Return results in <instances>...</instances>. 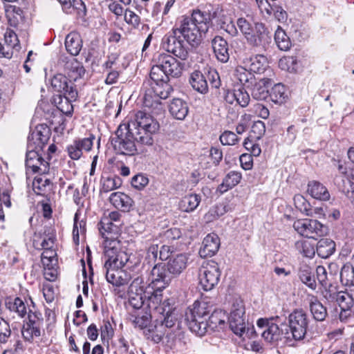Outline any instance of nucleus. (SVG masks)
<instances>
[{"label":"nucleus","mask_w":354,"mask_h":354,"mask_svg":"<svg viewBox=\"0 0 354 354\" xmlns=\"http://www.w3.org/2000/svg\"><path fill=\"white\" fill-rule=\"evenodd\" d=\"M274 84L270 78H261L259 82H254L250 86L251 95L257 100H264L268 95V88Z\"/></svg>","instance_id":"20"},{"label":"nucleus","mask_w":354,"mask_h":354,"mask_svg":"<svg viewBox=\"0 0 354 354\" xmlns=\"http://www.w3.org/2000/svg\"><path fill=\"white\" fill-rule=\"evenodd\" d=\"M310 311L315 320L323 322L328 315L326 308L315 295H308Z\"/></svg>","instance_id":"24"},{"label":"nucleus","mask_w":354,"mask_h":354,"mask_svg":"<svg viewBox=\"0 0 354 354\" xmlns=\"http://www.w3.org/2000/svg\"><path fill=\"white\" fill-rule=\"evenodd\" d=\"M39 149H33L31 144L28 145L26 152V166L34 173L46 174L49 171V164L47 160L43 158L40 153Z\"/></svg>","instance_id":"12"},{"label":"nucleus","mask_w":354,"mask_h":354,"mask_svg":"<svg viewBox=\"0 0 354 354\" xmlns=\"http://www.w3.org/2000/svg\"><path fill=\"white\" fill-rule=\"evenodd\" d=\"M241 178V173L235 171H230L223 178L222 183L218 185L217 192L221 194H224L237 185L240 183Z\"/></svg>","instance_id":"27"},{"label":"nucleus","mask_w":354,"mask_h":354,"mask_svg":"<svg viewBox=\"0 0 354 354\" xmlns=\"http://www.w3.org/2000/svg\"><path fill=\"white\" fill-rule=\"evenodd\" d=\"M77 214L75 215L74 225L73 230V239L75 245H79L80 234H84L86 232V223L84 221H77Z\"/></svg>","instance_id":"51"},{"label":"nucleus","mask_w":354,"mask_h":354,"mask_svg":"<svg viewBox=\"0 0 354 354\" xmlns=\"http://www.w3.org/2000/svg\"><path fill=\"white\" fill-rule=\"evenodd\" d=\"M31 137L32 140L37 142L36 149H42L44 145L47 143L50 138V130L47 127L40 125L32 133Z\"/></svg>","instance_id":"38"},{"label":"nucleus","mask_w":354,"mask_h":354,"mask_svg":"<svg viewBox=\"0 0 354 354\" xmlns=\"http://www.w3.org/2000/svg\"><path fill=\"white\" fill-rule=\"evenodd\" d=\"M266 132V125L262 121L258 120L252 126L251 133L255 139H260Z\"/></svg>","instance_id":"61"},{"label":"nucleus","mask_w":354,"mask_h":354,"mask_svg":"<svg viewBox=\"0 0 354 354\" xmlns=\"http://www.w3.org/2000/svg\"><path fill=\"white\" fill-rule=\"evenodd\" d=\"M245 308L243 302L236 300L233 303L230 315L229 317L230 327L234 334L240 337H243L246 323L244 318Z\"/></svg>","instance_id":"10"},{"label":"nucleus","mask_w":354,"mask_h":354,"mask_svg":"<svg viewBox=\"0 0 354 354\" xmlns=\"http://www.w3.org/2000/svg\"><path fill=\"white\" fill-rule=\"evenodd\" d=\"M337 303L341 309L351 308L353 306V302L346 290L345 291H339Z\"/></svg>","instance_id":"56"},{"label":"nucleus","mask_w":354,"mask_h":354,"mask_svg":"<svg viewBox=\"0 0 354 354\" xmlns=\"http://www.w3.org/2000/svg\"><path fill=\"white\" fill-rule=\"evenodd\" d=\"M297 59L294 56H286L279 59V66L282 70L295 72L297 69Z\"/></svg>","instance_id":"48"},{"label":"nucleus","mask_w":354,"mask_h":354,"mask_svg":"<svg viewBox=\"0 0 354 354\" xmlns=\"http://www.w3.org/2000/svg\"><path fill=\"white\" fill-rule=\"evenodd\" d=\"M155 64L151 67L150 78L153 82L151 88L146 91L143 104L145 107L152 109L154 113L162 110L160 99H167L173 91L169 83V77L180 76L183 64L173 56L166 53L158 55L154 58Z\"/></svg>","instance_id":"1"},{"label":"nucleus","mask_w":354,"mask_h":354,"mask_svg":"<svg viewBox=\"0 0 354 354\" xmlns=\"http://www.w3.org/2000/svg\"><path fill=\"white\" fill-rule=\"evenodd\" d=\"M101 233L106 239V236H113L117 240V235L119 232L118 225L114 224L112 221L109 225H101Z\"/></svg>","instance_id":"53"},{"label":"nucleus","mask_w":354,"mask_h":354,"mask_svg":"<svg viewBox=\"0 0 354 354\" xmlns=\"http://www.w3.org/2000/svg\"><path fill=\"white\" fill-rule=\"evenodd\" d=\"M148 183V178L143 174L136 175L131 179V185L138 190L143 189Z\"/></svg>","instance_id":"59"},{"label":"nucleus","mask_w":354,"mask_h":354,"mask_svg":"<svg viewBox=\"0 0 354 354\" xmlns=\"http://www.w3.org/2000/svg\"><path fill=\"white\" fill-rule=\"evenodd\" d=\"M220 141L223 145H234L239 140L237 136L232 131H225L220 136Z\"/></svg>","instance_id":"55"},{"label":"nucleus","mask_w":354,"mask_h":354,"mask_svg":"<svg viewBox=\"0 0 354 354\" xmlns=\"http://www.w3.org/2000/svg\"><path fill=\"white\" fill-rule=\"evenodd\" d=\"M295 247L304 257L312 258L315 253L314 246L307 241H299L296 242Z\"/></svg>","instance_id":"49"},{"label":"nucleus","mask_w":354,"mask_h":354,"mask_svg":"<svg viewBox=\"0 0 354 354\" xmlns=\"http://www.w3.org/2000/svg\"><path fill=\"white\" fill-rule=\"evenodd\" d=\"M206 14L209 16V21H212L213 24L218 26L221 29L223 28L224 26L231 22L232 18L228 12L220 8H215L212 13Z\"/></svg>","instance_id":"33"},{"label":"nucleus","mask_w":354,"mask_h":354,"mask_svg":"<svg viewBox=\"0 0 354 354\" xmlns=\"http://www.w3.org/2000/svg\"><path fill=\"white\" fill-rule=\"evenodd\" d=\"M132 130H136V128L150 129L151 131H158L159 124L149 114L140 111H138L134 117V120L127 123Z\"/></svg>","instance_id":"16"},{"label":"nucleus","mask_w":354,"mask_h":354,"mask_svg":"<svg viewBox=\"0 0 354 354\" xmlns=\"http://www.w3.org/2000/svg\"><path fill=\"white\" fill-rule=\"evenodd\" d=\"M65 47L71 55L77 56L79 55L82 48V39L81 36L77 32H71L65 39Z\"/></svg>","instance_id":"25"},{"label":"nucleus","mask_w":354,"mask_h":354,"mask_svg":"<svg viewBox=\"0 0 354 354\" xmlns=\"http://www.w3.org/2000/svg\"><path fill=\"white\" fill-rule=\"evenodd\" d=\"M131 283L129 286V295H142L145 288V278L142 274L139 273H131Z\"/></svg>","instance_id":"37"},{"label":"nucleus","mask_w":354,"mask_h":354,"mask_svg":"<svg viewBox=\"0 0 354 354\" xmlns=\"http://www.w3.org/2000/svg\"><path fill=\"white\" fill-rule=\"evenodd\" d=\"M230 97H235V101L241 107H246L250 100L249 94L243 88L234 90L233 94L230 95Z\"/></svg>","instance_id":"50"},{"label":"nucleus","mask_w":354,"mask_h":354,"mask_svg":"<svg viewBox=\"0 0 354 354\" xmlns=\"http://www.w3.org/2000/svg\"><path fill=\"white\" fill-rule=\"evenodd\" d=\"M299 277L300 280L312 290H315L317 283L315 279L313 269L306 263H302L299 268Z\"/></svg>","instance_id":"31"},{"label":"nucleus","mask_w":354,"mask_h":354,"mask_svg":"<svg viewBox=\"0 0 354 354\" xmlns=\"http://www.w3.org/2000/svg\"><path fill=\"white\" fill-rule=\"evenodd\" d=\"M110 203L117 209L129 212L133 205V200L123 192H113L109 196Z\"/></svg>","instance_id":"23"},{"label":"nucleus","mask_w":354,"mask_h":354,"mask_svg":"<svg viewBox=\"0 0 354 354\" xmlns=\"http://www.w3.org/2000/svg\"><path fill=\"white\" fill-rule=\"evenodd\" d=\"M236 75L240 82L247 88H250L255 82L254 73L248 70L244 65L236 69Z\"/></svg>","instance_id":"41"},{"label":"nucleus","mask_w":354,"mask_h":354,"mask_svg":"<svg viewBox=\"0 0 354 354\" xmlns=\"http://www.w3.org/2000/svg\"><path fill=\"white\" fill-rule=\"evenodd\" d=\"M221 276L218 266L215 263L203 266L200 270L199 280L202 288L205 291L212 290L218 284Z\"/></svg>","instance_id":"13"},{"label":"nucleus","mask_w":354,"mask_h":354,"mask_svg":"<svg viewBox=\"0 0 354 354\" xmlns=\"http://www.w3.org/2000/svg\"><path fill=\"white\" fill-rule=\"evenodd\" d=\"M308 192L312 197L320 201H328L330 198V194L326 187L317 181L308 183Z\"/></svg>","instance_id":"29"},{"label":"nucleus","mask_w":354,"mask_h":354,"mask_svg":"<svg viewBox=\"0 0 354 354\" xmlns=\"http://www.w3.org/2000/svg\"><path fill=\"white\" fill-rule=\"evenodd\" d=\"M288 322L280 325L271 323L262 332V337L272 345L277 346L281 343L293 346V342L303 340L306 336L312 338L319 333L312 330V326H309L308 316L302 309H296L288 315Z\"/></svg>","instance_id":"2"},{"label":"nucleus","mask_w":354,"mask_h":354,"mask_svg":"<svg viewBox=\"0 0 354 354\" xmlns=\"http://www.w3.org/2000/svg\"><path fill=\"white\" fill-rule=\"evenodd\" d=\"M75 100L76 98L69 97L68 95H64L63 96L59 94L54 96L53 103L61 112L68 115H71L73 111V106L71 104V101Z\"/></svg>","instance_id":"34"},{"label":"nucleus","mask_w":354,"mask_h":354,"mask_svg":"<svg viewBox=\"0 0 354 354\" xmlns=\"http://www.w3.org/2000/svg\"><path fill=\"white\" fill-rule=\"evenodd\" d=\"M113 236H106L104 247L105 262L110 263L113 267L122 268L128 262L129 254L120 249V241Z\"/></svg>","instance_id":"7"},{"label":"nucleus","mask_w":354,"mask_h":354,"mask_svg":"<svg viewBox=\"0 0 354 354\" xmlns=\"http://www.w3.org/2000/svg\"><path fill=\"white\" fill-rule=\"evenodd\" d=\"M27 321L24 322L21 334L26 341L31 342L34 337L41 335V328L43 324V317L40 313L29 310Z\"/></svg>","instance_id":"9"},{"label":"nucleus","mask_w":354,"mask_h":354,"mask_svg":"<svg viewBox=\"0 0 354 354\" xmlns=\"http://www.w3.org/2000/svg\"><path fill=\"white\" fill-rule=\"evenodd\" d=\"M340 279L342 283L346 286L354 283V267L348 262L346 263L341 269Z\"/></svg>","instance_id":"44"},{"label":"nucleus","mask_w":354,"mask_h":354,"mask_svg":"<svg viewBox=\"0 0 354 354\" xmlns=\"http://www.w3.org/2000/svg\"><path fill=\"white\" fill-rule=\"evenodd\" d=\"M129 321L135 327L140 329L147 328L151 322V315L147 313L130 314L129 317Z\"/></svg>","instance_id":"42"},{"label":"nucleus","mask_w":354,"mask_h":354,"mask_svg":"<svg viewBox=\"0 0 354 354\" xmlns=\"http://www.w3.org/2000/svg\"><path fill=\"white\" fill-rule=\"evenodd\" d=\"M71 11L75 10L80 18H84L86 15V7L82 0H71Z\"/></svg>","instance_id":"58"},{"label":"nucleus","mask_w":354,"mask_h":354,"mask_svg":"<svg viewBox=\"0 0 354 354\" xmlns=\"http://www.w3.org/2000/svg\"><path fill=\"white\" fill-rule=\"evenodd\" d=\"M274 40L278 48L281 50H288L291 46L290 38L281 28H278L275 31Z\"/></svg>","instance_id":"43"},{"label":"nucleus","mask_w":354,"mask_h":354,"mask_svg":"<svg viewBox=\"0 0 354 354\" xmlns=\"http://www.w3.org/2000/svg\"><path fill=\"white\" fill-rule=\"evenodd\" d=\"M59 64L71 80L76 81L84 74L83 66L75 58L65 57L59 61Z\"/></svg>","instance_id":"17"},{"label":"nucleus","mask_w":354,"mask_h":354,"mask_svg":"<svg viewBox=\"0 0 354 354\" xmlns=\"http://www.w3.org/2000/svg\"><path fill=\"white\" fill-rule=\"evenodd\" d=\"M56 256V252L53 248L52 249H46L44 250V252L41 254V262L44 267L50 266L52 263L54 258Z\"/></svg>","instance_id":"63"},{"label":"nucleus","mask_w":354,"mask_h":354,"mask_svg":"<svg viewBox=\"0 0 354 354\" xmlns=\"http://www.w3.org/2000/svg\"><path fill=\"white\" fill-rule=\"evenodd\" d=\"M236 24L245 39L253 31V26L244 18L238 19Z\"/></svg>","instance_id":"62"},{"label":"nucleus","mask_w":354,"mask_h":354,"mask_svg":"<svg viewBox=\"0 0 354 354\" xmlns=\"http://www.w3.org/2000/svg\"><path fill=\"white\" fill-rule=\"evenodd\" d=\"M189 83L194 90L201 93H206L208 91L207 80L201 71H194L191 74Z\"/></svg>","instance_id":"30"},{"label":"nucleus","mask_w":354,"mask_h":354,"mask_svg":"<svg viewBox=\"0 0 354 354\" xmlns=\"http://www.w3.org/2000/svg\"><path fill=\"white\" fill-rule=\"evenodd\" d=\"M51 86L55 91L68 95L69 97L77 98V97L76 86L72 80L68 82L67 77L61 73H57L53 77Z\"/></svg>","instance_id":"15"},{"label":"nucleus","mask_w":354,"mask_h":354,"mask_svg":"<svg viewBox=\"0 0 354 354\" xmlns=\"http://www.w3.org/2000/svg\"><path fill=\"white\" fill-rule=\"evenodd\" d=\"M294 229L301 236L317 239L328 233V227L315 219H299L293 223Z\"/></svg>","instance_id":"6"},{"label":"nucleus","mask_w":354,"mask_h":354,"mask_svg":"<svg viewBox=\"0 0 354 354\" xmlns=\"http://www.w3.org/2000/svg\"><path fill=\"white\" fill-rule=\"evenodd\" d=\"M67 149L69 156L73 160H78L82 155V151L76 140L68 146Z\"/></svg>","instance_id":"64"},{"label":"nucleus","mask_w":354,"mask_h":354,"mask_svg":"<svg viewBox=\"0 0 354 354\" xmlns=\"http://www.w3.org/2000/svg\"><path fill=\"white\" fill-rule=\"evenodd\" d=\"M339 189L354 204V183L345 176L335 178Z\"/></svg>","instance_id":"35"},{"label":"nucleus","mask_w":354,"mask_h":354,"mask_svg":"<svg viewBox=\"0 0 354 354\" xmlns=\"http://www.w3.org/2000/svg\"><path fill=\"white\" fill-rule=\"evenodd\" d=\"M54 236L49 232L44 237L41 243L36 244V250H41L46 249H52L54 247Z\"/></svg>","instance_id":"60"},{"label":"nucleus","mask_w":354,"mask_h":354,"mask_svg":"<svg viewBox=\"0 0 354 354\" xmlns=\"http://www.w3.org/2000/svg\"><path fill=\"white\" fill-rule=\"evenodd\" d=\"M212 46L217 59L223 63H226L230 58L227 41L221 36H216L212 40Z\"/></svg>","instance_id":"21"},{"label":"nucleus","mask_w":354,"mask_h":354,"mask_svg":"<svg viewBox=\"0 0 354 354\" xmlns=\"http://www.w3.org/2000/svg\"><path fill=\"white\" fill-rule=\"evenodd\" d=\"M272 36L262 23H255L253 31L246 38L247 43L255 50L263 53L266 50L271 42Z\"/></svg>","instance_id":"8"},{"label":"nucleus","mask_w":354,"mask_h":354,"mask_svg":"<svg viewBox=\"0 0 354 354\" xmlns=\"http://www.w3.org/2000/svg\"><path fill=\"white\" fill-rule=\"evenodd\" d=\"M173 279L171 274L169 273V270L165 263H160L155 264L152 268L149 279L153 286L160 284L158 289L165 288L169 285Z\"/></svg>","instance_id":"14"},{"label":"nucleus","mask_w":354,"mask_h":354,"mask_svg":"<svg viewBox=\"0 0 354 354\" xmlns=\"http://www.w3.org/2000/svg\"><path fill=\"white\" fill-rule=\"evenodd\" d=\"M209 16L199 10H194L191 17H184L180 21V27L172 30H177L184 39L192 46H198L202 41V35L209 28Z\"/></svg>","instance_id":"4"},{"label":"nucleus","mask_w":354,"mask_h":354,"mask_svg":"<svg viewBox=\"0 0 354 354\" xmlns=\"http://www.w3.org/2000/svg\"><path fill=\"white\" fill-rule=\"evenodd\" d=\"M295 207L300 212L305 213L307 216L313 215V209L307 200L301 194H296L294 196Z\"/></svg>","instance_id":"45"},{"label":"nucleus","mask_w":354,"mask_h":354,"mask_svg":"<svg viewBox=\"0 0 354 354\" xmlns=\"http://www.w3.org/2000/svg\"><path fill=\"white\" fill-rule=\"evenodd\" d=\"M121 268L113 267L110 263L104 262V271L105 272L106 281L115 286L117 279Z\"/></svg>","instance_id":"46"},{"label":"nucleus","mask_w":354,"mask_h":354,"mask_svg":"<svg viewBox=\"0 0 354 354\" xmlns=\"http://www.w3.org/2000/svg\"><path fill=\"white\" fill-rule=\"evenodd\" d=\"M207 80L209 82L212 88H218L221 86V80L216 70L209 68L205 73Z\"/></svg>","instance_id":"54"},{"label":"nucleus","mask_w":354,"mask_h":354,"mask_svg":"<svg viewBox=\"0 0 354 354\" xmlns=\"http://www.w3.org/2000/svg\"><path fill=\"white\" fill-rule=\"evenodd\" d=\"M11 335V330L9 324L3 318L0 317V343H6Z\"/></svg>","instance_id":"57"},{"label":"nucleus","mask_w":354,"mask_h":354,"mask_svg":"<svg viewBox=\"0 0 354 354\" xmlns=\"http://www.w3.org/2000/svg\"><path fill=\"white\" fill-rule=\"evenodd\" d=\"M201 197L196 194H191L184 196L180 202V208L186 212H193L201 203Z\"/></svg>","instance_id":"36"},{"label":"nucleus","mask_w":354,"mask_h":354,"mask_svg":"<svg viewBox=\"0 0 354 354\" xmlns=\"http://www.w3.org/2000/svg\"><path fill=\"white\" fill-rule=\"evenodd\" d=\"M133 133L127 123L119 125L115 132V137L111 138V145L118 153L133 156L137 153L139 147Z\"/></svg>","instance_id":"5"},{"label":"nucleus","mask_w":354,"mask_h":354,"mask_svg":"<svg viewBox=\"0 0 354 354\" xmlns=\"http://www.w3.org/2000/svg\"><path fill=\"white\" fill-rule=\"evenodd\" d=\"M270 97L274 102L282 103L286 97L285 87L280 84H275L272 88Z\"/></svg>","instance_id":"52"},{"label":"nucleus","mask_w":354,"mask_h":354,"mask_svg":"<svg viewBox=\"0 0 354 354\" xmlns=\"http://www.w3.org/2000/svg\"><path fill=\"white\" fill-rule=\"evenodd\" d=\"M122 184V179L117 176L113 177L103 178L102 179V186L100 188V193H108L111 191L121 187Z\"/></svg>","instance_id":"40"},{"label":"nucleus","mask_w":354,"mask_h":354,"mask_svg":"<svg viewBox=\"0 0 354 354\" xmlns=\"http://www.w3.org/2000/svg\"><path fill=\"white\" fill-rule=\"evenodd\" d=\"M316 251L319 257L327 259L335 252V243L330 239H322L317 244Z\"/></svg>","instance_id":"32"},{"label":"nucleus","mask_w":354,"mask_h":354,"mask_svg":"<svg viewBox=\"0 0 354 354\" xmlns=\"http://www.w3.org/2000/svg\"><path fill=\"white\" fill-rule=\"evenodd\" d=\"M229 211L227 205L220 203L212 208L205 216L207 221H212Z\"/></svg>","instance_id":"47"},{"label":"nucleus","mask_w":354,"mask_h":354,"mask_svg":"<svg viewBox=\"0 0 354 354\" xmlns=\"http://www.w3.org/2000/svg\"><path fill=\"white\" fill-rule=\"evenodd\" d=\"M212 310V306L204 300L195 302L185 313V322L191 331L199 336L205 334L208 327L214 329L225 324V315L221 310Z\"/></svg>","instance_id":"3"},{"label":"nucleus","mask_w":354,"mask_h":354,"mask_svg":"<svg viewBox=\"0 0 354 354\" xmlns=\"http://www.w3.org/2000/svg\"><path fill=\"white\" fill-rule=\"evenodd\" d=\"M171 115L177 120H183L187 116L189 109L187 104L180 98H174L169 106Z\"/></svg>","instance_id":"26"},{"label":"nucleus","mask_w":354,"mask_h":354,"mask_svg":"<svg viewBox=\"0 0 354 354\" xmlns=\"http://www.w3.org/2000/svg\"><path fill=\"white\" fill-rule=\"evenodd\" d=\"M243 64L246 68L253 73H262L266 70V57L261 54H257L250 57H245Z\"/></svg>","instance_id":"22"},{"label":"nucleus","mask_w":354,"mask_h":354,"mask_svg":"<svg viewBox=\"0 0 354 354\" xmlns=\"http://www.w3.org/2000/svg\"><path fill=\"white\" fill-rule=\"evenodd\" d=\"M177 30H172L164 36L162 39V46L167 52L173 53L176 57L182 60L188 58L189 53L183 44V41L176 37Z\"/></svg>","instance_id":"11"},{"label":"nucleus","mask_w":354,"mask_h":354,"mask_svg":"<svg viewBox=\"0 0 354 354\" xmlns=\"http://www.w3.org/2000/svg\"><path fill=\"white\" fill-rule=\"evenodd\" d=\"M188 258L184 254H178L171 256L165 263L169 273L173 278L179 275L187 267Z\"/></svg>","instance_id":"19"},{"label":"nucleus","mask_w":354,"mask_h":354,"mask_svg":"<svg viewBox=\"0 0 354 354\" xmlns=\"http://www.w3.org/2000/svg\"><path fill=\"white\" fill-rule=\"evenodd\" d=\"M134 132V136L136 138V143L138 147L151 146L153 143V135L157 131H151L150 129L136 128V130H132Z\"/></svg>","instance_id":"28"},{"label":"nucleus","mask_w":354,"mask_h":354,"mask_svg":"<svg viewBox=\"0 0 354 354\" xmlns=\"http://www.w3.org/2000/svg\"><path fill=\"white\" fill-rule=\"evenodd\" d=\"M6 306L10 311L16 313L20 317H24L27 314L26 306L19 297L9 299L6 301Z\"/></svg>","instance_id":"39"},{"label":"nucleus","mask_w":354,"mask_h":354,"mask_svg":"<svg viewBox=\"0 0 354 354\" xmlns=\"http://www.w3.org/2000/svg\"><path fill=\"white\" fill-rule=\"evenodd\" d=\"M219 246L218 236L215 234H209L203 239L199 254L203 258L212 257L218 252Z\"/></svg>","instance_id":"18"}]
</instances>
